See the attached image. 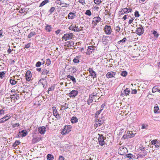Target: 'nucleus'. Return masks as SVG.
I'll list each match as a JSON object with an SVG mask.
<instances>
[{
	"instance_id": "1",
	"label": "nucleus",
	"mask_w": 160,
	"mask_h": 160,
	"mask_svg": "<svg viewBox=\"0 0 160 160\" xmlns=\"http://www.w3.org/2000/svg\"><path fill=\"white\" fill-rule=\"evenodd\" d=\"M127 152V149L125 147H121L118 149V153L122 155H124Z\"/></svg>"
},
{
	"instance_id": "2",
	"label": "nucleus",
	"mask_w": 160,
	"mask_h": 160,
	"mask_svg": "<svg viewBox=\"0 0 160 160\" xmlns=\"http://www.w3.org/2000/svg\"><path fill=\"white\" fill-rule=\"evenodd\" d=\"M139 27H138L136 30V33L138 35H141L144 32V29L143 27L141 25H139Z\"/></svg>"
},
{
	"instance_id": "3",
	"label": "nucleus",
	"mask_w": 160,
	"mask_h": 160,
	"mask_svg": "<svg viewBox=\"0 0 160 160\" xmlns=\"http://www.w3.org/2000/svg\"><path fill=\"white\" fill-rule=\"evenodd\" d=\"M97 97V94L96 93L95 94H94V93H93L92 94L90 95L89 98L87 101L88 104H90L92 103L93 100H95L96 98Z\"/></svg>"
},
{
	"instance_id": "4",
	"label": "nucleus",
	"mask_w": 160,
	"mask_h": 160,
	"mask_svg": "<svg viewBox=\"0 0 160 160\" xmlns=\"http://www.w3.org/2000/svg\"><path fill=\"white\" fill-rule=\"evenodd\" d=\"M104 29L105 32L106 34L109 35L112 32L111 27L110 26L106 25L104 28Z\"/></svg>"
},
{
	"instance_id": "5",
	"label": "nucleus",
	"mask_w": 160,
	"mask_h": 160,
	"mask_svg": "<svg viewBox=\"0 0 160 160\" xmlns=\"http://www.w3.org/2000/svg\"><path fill=\"white\" fill-rule=\"evenodd\" d=\"M73 34L72 33L64 34L62 37V39L66 41L67 40H69L72 38Z\"/></svg>"
},
{
	"instance_id": "6",
	"label": "nucleus",
	"mask_w": 160,
	"mask_h": 160,
	"mask_svg": "<svg viewBox=\"0 0 160 160\" xmlns=\"http://www.w3.org/2000/svg\"><path fill=\"white\" fill-rule=\"evenodd\" d=\"M78 94V91L77 90H72L69 93L68 95L70 98H74Z\"/></svg>"
},
{
	"instance_id": "7",
	"label": "nucleus",
	"mask_w": 160,
	"mask_h": 160,
	"mask_svg": "<svg viewBox=\"0 0 160 160\" xmlns=\"http://www.w3.org/2000/svg\"><path fill=\"white\" fill-rule=\"evenodd\" d=\"M101 20V18L99 17H94L92 21V24H93V27L96 26L99 22Z\"/></svg>"
},
{
	"instance_id": "8",
	"label": "nucleus",
	"mask_w": 160,
	"mask_h": 160,
	"mask_svg": "<svg viewBox=\"0 0 160 160\" xmlns=\"http://www.w3.org/2000/svg\"><path fill=\"white\" fill-rule=\"evenodd\" d=\"M98 140L100 145L102 146L105 144L104 137L102 135H99L98 138Z\"/></svg>"
},
{
	"instance_id": "9",
	"label": "nucleus",
	"mask_w": 160,
	"mask_h": 160,
	"mask_svg": "<svg viewBox=\"0 0 160 160\" xmlns=\"http://www.w3.org/2000/svg\"><path fill=\"white\" fill-rule=\"evenodd\" d=\"M130 92V90L128 88H126L124 90L123 92L122 91L121 92V95L124 96H127L128 95Z\"/></svg>"
},
{
	"instance_id": "10",
	"label": "nucleus",
	"mask_w": 160,
	"mask_h": 160,
	"mask_svg": "<svg viewBox=\"0 0 160 160\" xmlns=\"http://www.w3.org/2000/svg\"><path fill=\"white\" fill-rule=\"evenodd\" d=\"M134 134L132 131H129L128 132L126 135H124L123 136V137L124 138H129L132 137H134Z\"/></svg>"
},
{
	"instance_id": "11",
	"label": "nucleus",
	"mask_w": 160,
	"mask_h": 160,
	"mask_svg": "<svg viewBox=\"0 0 160 160\" xmlns=\"http://www.w3.org/2000/svg\"><path fill=\"white\" fill-rule=\"evenodd\" d=\"M25 76L26 80L30 81L32 77L31 72L30 71H28L26 73Z\"/></svg>"
},
{
	"instance_id": "12",
	"label": "nucleus",
	"mask_w": 160,
	"mask_h": 160,
	"mask_svg": "<svg viewBox=\"0 0 160 160\" xmlns=\"http://www.w3.org/2000/svg\"><path fill=\"white\" fill-rule=\"evenodd\" d=\"M115 75V73L112 72H109L107 73L106 75V77L107 78H110L114 77Z\"/></svg>"
},
{
	"instance_id": "13",
	"label": "nucleus",
	"mask_w": 160,
	"mask_h": 160,
	"mask_svg": "<svg viewBox=\"0 0 160 160\" xmlns=\"http://www.w3.org/2000/svg\"><path fill=\"white\" fill-rule=\"evenodd\" d=\"M46 128L44 126L40 127L38 128V131L39 132L42 134H44L46 131Z\"/></svg>"
},
{
	"instance_id": "14",
	"label": "nucleus",
	"mask_w": 160,
	"mask_h": 160,
	"mask_svg": "<svg viewBox=\"0 0 160 160\" xmlns=\"http://www.w3.org/2000/svg\"><path fill=\"white\" fill-rule=\"evenodd\" d=\"M94 49L95 48L93 46H89L87 50V53L89 54H90V53H92V52L94 51Z\"/></svg>"
},
{
	"instance_id": "15",
	"label": "nucleus",
	"mask_w": 160,
	"mask_h": 160,
	"mask_svg": "<svg viewBox=\"0 0 160 160\" xmlns=\"http://www.w3.org/2000/svg\"><path fill=\"white\" fill-rule=\"evenodd\" d=\"M12 117L11 114L9 113L5 115L4 117L2 118L4 122H5L9 119Z\"/></svg>"
},
{
	"instance_id": "16",
	"label": "nucleus",
	"mask_w": 160,
	"mask_h": 160,
	"mask_svg": "<svg viewBox=\"0 0 160 160\" xmlns=\"http://www.w3.org/2000/svg\"><path fill=\"white\" fill-rule=\"evenodd\" d=\"M125 157L126 158H128L129 160L135 158H136V157L135 156V155L132 154L130 153L126 155Z\"/></svg>"
},
{
	"instance_id": "17",
	"label": "nucleus",
	"mask_w": 160,
	"mask_h": 160,
	"mask_svg": "<svg viewBox=\"0 0 160 160\" xmlns=\"http://www.w3.org/2000/svg\"><path fill=\"white\" fill-rule=\"evenodd\" d=\"M69 29L70 30L74 31L77 32H78L80 31L79 29H75L74 25L73 24L71 25V26L69 27Z\"/></svg>"
},
{
	"instance_id": "18",
	"label": "nucleus",
	"mask_w": 160,
	"mask_h": 160,
	"mask_svg": "<svg viewBox=\"0 0 160 160\" xmlns=\"http://www.w3.org/2000/svg\"><path fill=\"white\" fill-rule=\"evenodd\" d=\"M67 78H70L73 82V84L76 82V79L73 76H71L70 75H68L67 76Z\"/></svg>"
},
{
	"instance_id": "19",
	"label": "nucleus",
	"mask_w": 160,
	"mask_h": 160,
	"mask_svg": "<svg viewBox=\"0 0 160 160\" xmlns=\"http://www.w3.org/2000/svg\"><path fill=\"white\" fill-rule=\"evenodd\" d=\"M75 16V13L71 12H70L68 16V18L70 19H73Z\"/></svg>"
},
{
	"instance_id": "20",
	"label": "nucleus",
	"mask_w": 160,
	"mask_h": 160,
	"mask_svg": "<svg viewBox=\"0 0 160 160\" xmlns=\"http://www.w3.org/2000/svg\"><path fill=\"white\" fill-rule=\"evenodd\" d=\"M40 140V138L39 137L34 138L32 140V142L33 143H37Z\"/></svg>"
},
{
	"instance_id": "21",
	"label": "nucleus",
	"mask_w": 160,
	"mask_h": 160,
	"mask_svg": "<svg viewBox=\"0 0 160 160\" xmlns=\"http://www.w3.org/2000/svg\"><path fill=\"white\" fill-rule=\"evenodd\" d=\"M52 29V28L51 25L47 24L46 26L45 27V29L47 31L50 32Z\"/></svg>"
},
{
	"instance_id": "22",
	"label": "nucleus",
	"mask_w": 160,
	"mask_h": 160,
	"mask_svg": "<svg viewBox=\"0 0 160 160\" xmlns=\"http://www.w3.org/2000/svg\"><path fill=\"white\" fill-rule=\"evenodd\" d=\"M71 121L72 123H75L78 122V119L76 117H72L71 119Z\"/></svg>"
},
{
	"instance_id": "23",
	"label": "nucleus",
	"mask_w": 160,
	"mask_h": 160,
	"mask_svg": "<svg viewBox=\"0 0 160 160\" xmlns=\"http://www.w3.org/2000/svg\"><path fill=\"white\" fill-rule=\"evenodd\" d=\"M142 153L140 152V153L139 154V157L142 158L147 155V151H144Z\"/></svg>"
},
{
	"instance_id": "24",
	"label": "nucleus",
	"mask_w": 160,
	"mask_h": 160,
	"mask_svg": "<svg viewBox=\"0 0 160 160\" xmlns=\"http://www.w3.org/2000/svg\"><path fill=\"white\" fill-rule=\"evenodd\" d=\"M47 159L48 160H53L54 159V157L51 154H48L47 156Z\"/></svg>"
},
{
	"instance_id": "25",
	"label": "nucleus",
	"mask_w": 160,
	"mask_h": 160,
	"mask_svg": "<svg viewBox=\"0 0 160 160\" xmlns=\"http://www.w3.org/2000/svg\"><path fill=\"white\" fill-rule=\"evenodd\" d=\"M127 39L126 38H124L120 40L118 42V44H122L123 43H124L126 41Z\"/></svg>"
},
{
	"instance_id": "26",
	"label": "nucleus",
	"mask_w": 160,
	"mask_h": 160,
	"mask_svg": "<svg viewBox=\"0 0 160 160\" xmlns=\"http://www.w3.org/2000/svg\"><path fill=\"white\" fill-rule=\"evenodd\" d=\"M152 91L153 93L157 91L160 92V89H158L156 86H154L153 88Z\"/></svg>"
},
{
	"instance_id": "27",
	"label": "nucleus",
	"mask_w": 160,
	"mask_h": 160,
	"mask_svg": "<svg viewBox=\"0 0 160 160\" xmlns=\"http://www.w3.org/2000/svg\"><path fill=\"white\" fill-rule=\"evenodd\" d=\"M21 133H22V134H21V135L22 136V137H25L26 136L27 134V132L26 131L23 130H22L21 131Z\"/></svg>"
},
{
	"instance_id": "28",
	"label": "nucleus",
	"mask_w": 160,
	"mask_h": 160,
	"mask_svg": "<svg viewBox=\"0 0 160 160\" xmlns=\"http://www.w3.org/2000/svg\"><path fill=\"white\" fill-rule=\"evenodd\" d=\"M36 34V32H32L30 33L28 36V38H30L32 37L33 36Z\"/></svg>"
},
{
	"instance_id": "29",
	"label": "nucleus",
	"mask_w": 160,
	"mask_h": 160,
	"mask_svg": "<svg viewBox=\"0 0 160 160\" xmlns=\"http://www.w3.org/2000/svg\"><path fill=\"white\" fill-rule=\"evenodd\" d=\"M12 96L13 97L11 98L12 99L13 98L14 99L15 98L16 99L18 100L19 98V95L18 94H13L12 95Z\"/></svg>"
},
{
	"instance_id": "30",
	"label": "nucleus",
	"mask_w": 160,
	"mask_h": 160,
	"mask_svg": "<svg viewBox=\"0 0 160 160\" xmlns=\"http://www.w3.org/2000/svg\"><path fill=\"white\" fill-rule=\"evenodd\" d=\"M48 2V0H45L43 1L40 5L39 7H42L44 5L46 4Z\"/></svg>"
},
{
	"instance_id": "31",
	"label": "nucleus",
	"mask_w": 160,
	"mask_h": 160,
	"mask_svg": "<svg viewBox=\"0 0 160 160\" xmlns=\"http://www.w3.org/2000/svg\"><path fill=\"white\" fill-rule=\"evenodd\" d=\"M52 108V110L53 111V115L56 114H58V111L56 109V107H53Z\"/></svg>"
},
{
	"instance_id": "32",
	"label": "nucleus",
	"mask_w": 160,
	"mask_h": 160,
	"mask_svg": "<svg viewBox=\"0 0 160 160\" xmlns=\"http://www.w3.org/2000/svg\"><path fill=\"white\" fill-rule=\"evenodd\" d=\"M9 82L10 84L12 85H15L18 82L17 81H16L12 79H10L9 80Z\"/></svg>"
},
{
	"instance_id": "33",
	"label": "nucleus",
	"mask_w": 160,
	"mask_h": 160,
	"mask_svg": "<svg viewBox=\"0 0 160 160\" xmlns=\"http://www.w3.org/2000/svg\"><path fill=\"white\" fill-rule=\"evenodd\" d=\"M159 109V107L158 106H155L154 108V112L155 113H158V110Z\"/></svg>"
},
{
	"instance_id": "34",
	"label": "nucleus",
	"mask_w": 160,
	"mask_h": 160,
	"mask_svg": "<svg viewBox=\"0 0 160 160\" xmlns=\"http://www.w3.org/2000/svg\"><path fill=\"white\" fill-rule=\"evenodd\" d=\"M90 74H91V76L93 78V79H94V78L96 77L97 74L94 71H93Z\"/></svg>"
},
{
	"instance_id": "35",
	"label": "nucleus",
	"mask_w": 160,
	"mask_h": 160,
	"mask_svg": "<svg viewBox=\"0 0 160 160\" xmlns=\"http://www.w3.org/2000/svg\"><path fill=\"white\" fill-rule=\"evenodd\" d=\"M79 56H77L74 58L73 61L75 63H77L79 62Z\"/></svg>"
},
{
	"instance_id": "36",
	"label": "nucleus",
	"mask_w": 160,
	"mask_h": 160,
	"mask_svg": "<svg viewBox=\"0 0 160 160\" xmlns=\"http://www.w3.org/2000/svg\"><path fill=\"white\" fill-rule=\"evenodd\" d=\"M128 8H124L120 12H124V13H128Z\"/></svg>"
},
{
	"instance_id": "37",
	"label": "nucleus",
	"mask_w": 160,
	"mask_h": 160,
	"mask_svg": "<svg viewBox=\"0 0 160 160\" xmlns=\"http://www.w3.org/2000/svg\"><path fill=\"white\" fill-rule=\"evenodd\" d=\"M128 74L127 72L125 71H122L121 74V75L124 77H126Z\"/></svg>"
},
{
	"instance_id": "38",
	"label": "nucleus",
	"mask_w": 160,
	"mask_h": 160,
	"mask_svg": "<svg viewBox=\"0 0 160 160\" xmlns=\"http://www.w3.org/2000/svg\"><path fill=\"white\" fill-rule=\"evenodd\" d=\"M69 4L66 3H62L61 6L63 7H68L69 6Z\"/></svg>"
},
{
	"instance_id": "39",
	"label": "nucleus",
	"mask_w": 160,
	"mask_h": 160,
	"mask_svg": "<svg viewBox=\"0 0 160 160\" xmlns=\"http://www.w3.org/2000/svg\"><path fill=\"white\" fill-rule=\"evenodd\" d=\"M153 34L155 37L157 38L158 36V34L157 32L154 30L153 31Z\"/></svg>"
},
{
	"instance_id": "40",
	"label": "nucleus",
	"mask_w": 160,
	"mask_h": 160,
	"mask_svg": "<svg viewBox=\"0 0 160 160\" xmlns=\"http://www.w3.org/2000/svg\"><path fill=\"white\" fill-rule=\"evenodd\" d=\"M69 132V131H67L66 129V128L65 127V128L63 130V131L62 132V134H65L68 133Z\"/></svg>"
},
{
	"instance_id": "41",
	"label": "nucleus",
	"mask_w": 160,
	"mask_h": 160,
	"mask_svg": "<svg viewBox=\"0 0 160 160\" xmlns=\"http://www.w3.org/2000/svg\"><path fill=\"white\" fill-rule=\"evenodd\" d=\"M94 2L96 4H100L102 2L101 0H94Z\"/></svg>"
},
{
	"instance_id": "42",
	"label": "nucleus",
	"mask_w": 160,
	"mask_h": 160,
	"mask_svg": "<svg viewBox=\"0 0 160 160\" xmlns=\"http://www.w3.org/2000/svg\"><path fill=\"white\" fill-rule=\"evenodd\" d=\"M134 15L136 18H138L139 17L140 14L139 13V12L136 10L134 13Z\"/></svg>"
},
{
	"instance_id": "43",
	"label": "nucleus",
	"mask_w": 160,
	"mask_h": 160,
	"mask_svg": "<svg viewBox=\"0 0 160 160\" xmlns=\"http://www.w3.org/2000/svg\"><path fill=\"white\" fill-rule=\"evenodd\" d=\"M51 61L49 59H47L46 60V64L48 66L51 64Z\"/></svg>"
},
{
	"instance_id": "44",
	"label": "nucleus",
	"mask_w": 160,
	"mask_h": 160,
	"mask_svg": "<svg viewBox=\"0 0 160 160\" xmlns=\"http://www.w3.org/2000/svg\"><path fill=\"white\" fill-rule=\"evenodd\" d=\"M49 72V71H48L47 70L44 69L43 70V71H42V75H46Z\"/></svg>"
},
{
	"instance_id": "45",
	"label": "nucleus",
	"mask_w": 160,
	"mask_h": 160,
	"mask_svg": "<svg viewBox=\"0 0 160 160\" xmlns=\"http://www.w3.org/2000/svg\"><path fill=\"white\" fill-rule=\"evenodd\" d=\"M85 14L86 15L90 16L91 15V13L90 10H87Z\"/></svg>"
},
{
	"instance_id": "46",
	"label": "nucleus",
	"mask_w": 160,
	"mask_h": 160,
	"mask_svg": "<svg viewBox=\"0 0 160 160\" xmlns=\"http://www.w3.org/2000/svg\"><path fill=\"white\" fill-rule=\"evenodd\" d=\"M5 73L4 72H2L0 73V78H2L5 76Z\"/></svg>"
},
{
	"instance_id": "47",
	"label": "nucleus",
	"mask_w": 160,
	"mask_h": 160,
	"mask_svg": "<svg viewBox=\"0 0 160 160\" xmlns=\"http://www.w3.org/2000/svg\"><path fill=\"white\" fill-rule=\"evenodd\" d=\"M54 87L53 86H52L51 87H50L48 88V93H49V91H53L54 90Z\"/></svg>"
},
{
	"instance_id": "48",
	"label": "nucleus",
	"mask_w": 160,
	"mask_h": 160,
	"mask_svg": "<svg viewBox=\"0 0 160 160\" xmlns=\"http://www.w3.org/2000/svg\"><path fill=\"white\" fill-rule=\"evenodd\" d=\"M55 10V8L54 7H52L50 10H49V12H50V13H52Z\"/></svg>"
},
{
	"instance_id": "49",
	"label": "nucleus",
	"mask_w": 160,
	"mask_h": 160,
	"mask_svg": "<svg viewBox=\"0 0 160 160\" xmlns=\"http://www.w3.org/2000/svg\"><path fill=\"white\" fill-rule=\"evenodd\" d=\"M41 65V62H40L38 61L37 62L35 65V66L36 67H38L40 66Z\"/></svg>"
},
{
	"instance_id": "50",
	"label": "nucleus",
	"mask_w": 160,
	"mask_h": 160,
	"mask_svg": "<svg viewBox=\"0 0 160 160\" xmlns=\"http://www.w3.org/2000/svg\"><path fill=\"white\" fill-rule=\"evenodd\" d=\"M54 116H55V117L58 119H59L61 118L60 115L58 114H58H56L54 115Z\"/></svg>"
},
{
	"instance_id": "51",
	"label": "nucleus",
	"mask_w": 160,
	"mask_h": 160,
	"mask_svg": "<svg viewBox=\"0 0 160 160\" xmlns=\"http://www.w3.org/2000/svg\"><path fill=\"white\" fill-rule=\"evenodd\" d=\"M19 124L18 123H16L15 124L12 125V127L13 128H15L16 127H18L19 126Z\"/></svg>"
},
{
	"instance_id": "52",
	"label": "nucleus",
	"mask_w": 160,
	"mask_h": 160,
	"mask_svg": "<svg viewBox=\"0 0 160 160\" xmlns=\"http://www.w3.org/2000/svg\"><path fill=\"white\" fill-rule=\"evenodd\" d=\"M152 144H154L155 146H156V144H158V141L156 140H153L152 141Z\"/></svg>"
},
{
	"instance_id": "53",
	"label": "nucleus",
	"mask_w": 160,
	"mask_h": 160,
	"mask_svg": "<svg viewBox=\"0 0 160 160\" xmlns=\"http://www.w3.org/2000/svg\"><path fill=\"white\" fill-rule=\"evenodd\" d=\"M55 3L57 4H58L59 5H61L62 3L61 2V1L60 0H57L55 2Z\"/></svg>"
},
{
	"instance_id": "54",
	"label": "nucleus",
	"mask_w": 160,
	"mask_h": 160,
	"mask_svg": "<svg viewBox=\"0 0 160 160\" xmlns=\"http://www.w3.org/2000/svg\"><path fill=\"white\" fill-rule=\"evenodd\" d=\"M103 110V109L101 108V109L100 110L96 112V115H99L101 113V111Z\"/></svg>"
},
{
	"instance_id": "55",
	"label": "nucleus",
	"mask_w": 160,
	"mask_h": 160,
	"mask_svg": "<svg viewBox=\"0 0 160 160\" xmlns=\"http://www.w3.org/2000/svg\"><path fill=\"white\" fill-rule=\"evenodd\" d=\"M5 113V111L2 109L0 110V115H4Z\"/></svg>"
},
{
	"instance_id": "56",
	"label": "nucleus",
	"mask_w": 160,
	"mask_h": 160,
	"mask_svg": "<svg viewBox=\"0 0 160 160\" xmlns=\"http://www.w3.org/2000/svg\"><path fill=\"white\" fill-rule=\"evenodd\" d=\"M78 2L83 5L85 4V0H79Z\"/></svg>"
},
{
	"instance_id": "57",
	"label": "nucleus",
	"mask_w": 160,
	"mask_h": 160,
	"mask_svg": "<svg viewBox=\"0 0 160 160\" xmlns=\"http://www.w3.org/2000/svg\"><path fill=\"white\" fill-rule=\"evenodd\" d=\"M115 29L118 32H119L120 30V28L119 26H116L115 28Z\"/></svg>"
},
{
	"instance_id": "58",
	"label": "nucleus",
	"mask_w": 160,
	"mask_h": 160,
	"mask_svg": "<svg viewBox=\"0 0 160 160\" xmlns=\"http://www.w3.org/2000/svg\"><path fill=\"white\" fill-rule=\"evenodd\" d=\"M140 150L142 151H145V148L141 146L139 147Z\"/></svg>"
},
{
	"instance_id": "59",
	"label": "nucleus",
	"mask_w": 160,
	"mask_h": 160,
	"mask_svg": "<svg viewBox=\"0 0 160 160\" xmlns=\"http://www.w3.org/2000/svg\"><path fill=\"white\" fill-rule=\"evenodd\" d=\"M30 43H28L25 45V48H28L30 47Z\"/></svg>"
},
{
	"instance_id": "60",
	"label": "nucleus",
	"mask_w": 160,
	"mask_h": 160,
	"mask_svg": "<svg viewBox=\"0 0 160 160\" xmlns=\"http://www.w3.org/2000/svg\"><path fill=\"white\" fill-rule=\"evenodd\" d=\"M137 92V90L136 89L132 90V93L135 94H136Z\"/></svg>"
},
{
	"instance_id": "61",
	"label": "nucleus",
	"mask_w": 160,
	"mask_h": 160,
	"mask_svg": "<svg viewBox=\"0 0 160 160\" xmlns=\"http://www.w3.org/2000/svg\"><path fill=\"white\" fill-rule=\"evenodd\" d=\"M133 20H134V18H131V19H130L128 22L129 24H131V23H132Z\"/></svg>"
},
{
	"instance_id": "62",
	"label": "nucleus",
	"mask_w": 160,
	"mask_h": 160,
	"mask_svg": "<svg viewBox=\"0 0 160 160\" xmlns=\"http://www.w3.org/2000/svg\"><path fill=\"white\" fill-rule=\"evenodd\" d=\"M59 160H64V158L62 156H59Z\"/></svg>"
},
{
	"instance_id": "63",
	"label": "nucleus",
	"mask_w": 160,
	"mask_h": 160,
	"mask_svg": "<svg viewBox=\"0 0 160 160\" xmlns=\"http://www.w3.org/2000/svg\"><path fill=\"white\" fill-rule=\"evenodd\" d=\"M2 33L3 32L2 30H0V38L2 37L3 36Z\"/></svg>"
},
{
	"instance_id": "64",
	"label": "nucleus",
	"mask_w": 160,
	"mask_h": 160,
	"mask_svg": "<svg viewBox=\"0 0 160 160\" xmlns=\"http://www.w3.org/2000/svg\"><path fill=\"white\" fill-rule=\"evenodd\" d=\"M60 31L61 30L59 29L58 30H57L55 31L56 34L57 35L58 34L60 33Z\"/></svg>"
}]
</instances>
